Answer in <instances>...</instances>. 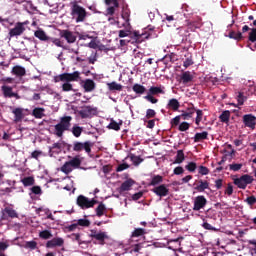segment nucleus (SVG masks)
<instances>
[{
	"mask_svg": "<svg viewBox=\"0 0 256 256\" xmlns=\"http://www.w3.org/2000/svg\"><path fill=\"white\" fill-rule=\"evenodd\" d=\"M71 121H73L71 116L61 117L60 122L54 126V135L56 137H63V133L71 129Z\"/></svg>",
	"mask_w": 256,
	"mask_h": 256,
	"instance_id": "nucleus-1",
	"label": "nucleus"
},
{
	"mask_svg": "<svg viewBox=\"0 0 256 256\" xmlns=\"http://www.w3.org/2000/svg\"><path fill=\"white\" fill-rule=\"evenodd\" d=\"M71 16L72 19H75L76 23H83L87 19V10L75 2L71 8Z\"/></svg>",
	"mask_w": 256,
	"mask_h": 256,
	"instance_id": "nucleus-2",
	"label": "nucleus"
},
{
	"mask_svg": "<svg viewBox=\"0 0 256 256\" xmlns=\"http://www.w3.org/2000/svg\"><path fill=\"white\" fill-rule=\"evenodd\" d=\"M81 79V72L79 71H74L72 73H62L60 75H57L54 77V83H59V82H75L79 81Z\"/></svg>",
	"mask_w": 256,
	"mask_h": 256,
	"instance_id": "nucleus-3",
	"label": "nucleus"
},
{
	"mask_svg": "<svg viewBox=\"0 0 256 256\" xmlns=\"http://www.w3.org/2000/svg\"><path fill=\"white\" fill-rule=\"evenodd\" d=\"M251 183H253V176L249 174H244L240 178L234 179V185L238 189H247V185H251Z\"/></svg>",
	"mask_w": 256,
	"mask_h": 256,
	"instance_id": "nucleus-4",
	"label": "nucleus"
},
{
	"mask_svg": "<svg viewBox=\"0 0 256 256\" xmlns=\"http://www.w3.org/2000/svg\"><path fill=\"white\" fill-rule=\"evenodd\" d=\"M94 143L91 141L79 142L75 141L73 143V151L76 153H81V151H85L86 153H91V147H93Z\"/></svg>",
	"mask_w": 256,
	"mask_h": 256,
	"instance_id": "nucleus-5",
	"label": "nucleus"
},
{
	"mask_svg": "<svg viewBox=\"0 0 256 256\" xmlns=\"http://www.w3.org/2000/svg\"><path fill=\"white\" fill-rule=\"evenodd\" d=\"M96 203V200H89V198L83 195H79L77 198V205L81 207V209H90V207H95Z\"/></svg>",
	"mask_w": 256,
	"mask_h": 256,
	"instance_id": "nucleus-6",
	"label": "nucleus"
},
{
	"mask_svg": "<svg viewBox=\"0 0 256 256\" xmlns=\"http://www.w3.org/2000/svg\"><path fill=\"white\" fill-rule=\"evenodd\" d=\"M25 25H27V22H17L14 28L10 29L9 31L10 37H19L23 33H25V31L27 30L25 28Z\"/></svg>",
	"mask_w": 256,
	"mask_h": 256,
	"instance_id": "nucleus-7",
	"label": "nucleus"
},
{
	"mask_svg": "<svg viewBox=\"0 0 256 256\" xmlns=\"http://www.w3.org/2000/svg\"><path fill=\"white\" fill-rule=\"evenodd\" d=\"M242 123L245 127H248V129H251V131H255L256 127V117L253 114H245L242 117Z\"/></svg>",
	"mask_w": 256,
	"mask_h": 256,
	"instance_id": "nucleus-8",
	"label": "nucleus"
},
{
	"mask_svg": "<svg viewBox=\"0 0 256 256\" xmlns=\"http://www.w3.org/2000/svg\"><path fill=\"white\" fill-rule=\"evenodd\" d=\"M207 205V198L205 196L200 195L194 199L193 211H201V209H205Z\"/></svg>",
	"mask_w": 256,
	"mask_h": 256,
	"instance_id": "nucleus-9",
	"label": "nucleus"
},
{
	"mask_svg": "<svg viewBox=\"0 0 256 256\" xmlns=\"http://www.w3.org/2000/svg\"><path fill=\"white\" fill-rule=\"evenodd\" d=\"M95 108L91 106H83L82 109L78 112L81 119H91L95 114Z\"/></svg>",
	"mask_w": 256,
	"mask_h": 256,
	"instance_id": "nucleus-10",
	"label": "nucleus"
},
{
	"mask_svg": "<svg viewBox=\"0 0 256 256\" xmlns=\"http://www.w3.org/2000/svg\"><path fill=\"white\" fill-rule=\"evenodd\" d=\"M133 36L135 39V43L141 44V43H143V41H147V39H149V37H151V33L147 32V31L142 32V33H140L139 31H134Z\"/></svg>",
	"mask_w": 256,
	"mask_h": 256,
	"instance_id": "nucleus-11",
	"label": "nucleus"
},
{
	"mask_svg": "<svg viewBox=\"0 0 256 256\" xmlns=\"http://www.w3.org/2000/svg\"><path fill=\"white\" fill-rule=\"evenodd\" d=\"M60 37H62V39H65L69 44L75 43V41H77V36H75V33L70 30H62L60 32Z\"/></svg>",
	"mask_w": 256,
	"mask_h": 256,
	"instance_id": "nucleus-12",
	"label": "nucleus"
},
{
	"mask_svg": "<svg viewBox=\"0 0 256 256\" xmlns=\"http://www.w3.org/2000/svg\"><path fill=\"white\" fill-rule=\"evenodd\" d=\"M152 191L157 195V197H167L169 195V188L165 184H161L152 189Z\"/></svg>",
	"mask_w": 256,
	"mask_h": 256,
	"instance_id": "nucleus-13",
	"label": "nucleus"
},
{
	"mask_svg": "<svg viewBox=\"0 0 256 256\" xmlns=\"http://www.w3.org/2000/svg\"><path fill=\"white\" fill-rule=\"evenodd\" d=\"M1 91L3 93V96L8 99H11L13 97H15L16 99H19V94L13 92V87L11 86L3 85L1 86Z\"/></svg>",
	"mask_w": 256,
	"mask_h": 256,
	"instance_id": "nucleus-14",
	"label": "nucleus"
},
{
	"mask_svg": "<svg viewBox=\"0 0 256 256\" xmlns=\"http://www.w3.org/2000/svg\"><path fill=\"white\" fill-rule=\"evenodd\" d=\"M63 245H65V240L59 237L53 238L46 243L47 249H53L54 247H63Z\"/></svg>",
	"mask_w": 256,
	"mask_h": 256,
	"instance_id": "nucleus-15",
	"label": "nucleus"
},
{
	"mask_svg": "<svg viewBox=\"0 0 256 256\" xmlns=\"http://www.w3.org/2000/svg\"><path fill=\"white\" fill-rule=\"evenodd\" d=\"M195 115V105L190 104V107L187 108V111H182V114H180V119H183L184 121H189Z\"/></svg>",
	"mask_w": 256,
	"mask_h": 256,
	"instance_id": "nucleus-16",
	"label": "nucleus"
},
{
	"mask_svg": "<svg viewBox=\"0 0 256 256\" xmlns=\"http://www.w3.org/2000/svg\"><path fill=\"white\" fill-rule=\"evenodd\" d=\"M194 189L198 193H203L206 189H209V181L207 180H198L194 183Z\"/></svg>",
	"mask_w": 256,
	"mask_h": 256,
	"instance_id": "nucleus-17",
	"label": "nucleus"
},
{
	"mask_svg": "<svg viewBox=\"0 0 256 256\" xmlns=\"http://www.w3.org/2000/svg\"><path fill=\"white\" fill-rule=\"evenodd\" d=\"M135 185V180L129 178L125 180L119 187V193H125V191H131V187Z\"/></svg>",
	"mask_w": 256,
	"mask_h": 256,
	"instance_id": "nucleus-18",
	"label": "nucleus"
},
{
	"mask_svg": "<svg viewBox=\"0 0 256 256\" xmlns=\"http://www.w3.org/2000/svg\"><path fill=\"white\" fill-rule=\"evenodd\" d=\"M61 149H63V142H57L54 143L50 148H49V155L50 157H53V155H59L61 153Z\"/></svg>",
	"mask_w": 256,
	"mask_h": 256,
	"instance_id": "nucleus-19",
	"label": "nucleus"
},
{
	"mask_svg": "<svg viewBox=\"0 0 256 256\" xmlns=\"http://www.w3.org/2000/svg\"><path fill=\"white\" fill-rule=\"evenodd\" d=\"M148 95H165L164 86H152L148 90Z\"/></svg>",
	"mask_w": 256,
	"mask_h": 256,
	"instance_id": "nucleus-20",
	"label": "nucleus"
},
{
	"mask_svg": "<svg viewBox=\"0 0 256 256\" xmlns=\"http://www.w3.org/2000/svg\"><path fill=\"white\" fill-rule=\"evenodd\" d=\"M123 125V120H119V122L115 121V119H110V123L108 125V129H112L113 131H121V126Z\"/></svg>",
	"mask_w": 256,
	"mask_h": 256,
	"instance_id": "nucleus-21",
	"label": "nucleus"
},
{
	"mask_svg": "<svg viewBox=\"0 0 256 256\" xmlns=\"http://www.w3.org/2000/svg\"><path fill=\"white\" fill-rule=\"evenodd\" d=\"M180 81L183 85H187V83H191V81H193V75L189 71L183 72L180 76Z\"/></svg>",
	"mask_w": 256,
	"mask_h": 256,
	"instance_id": "nucleus-22",
	"label": "nucleus"
},
{
	"mask_svg": "<svg viewBox=\"0 0 256 256\" xmlns=\"http://www.w3.org/2000/svg\"><path fill=\"white\" fill-rule=\"evenodd\" d=\"M83 87L86 93H91V91H95V81L91 79H86Z\"/></svg>",
	"mask_w": 256,
	"mask_h": 256,
	"instance_id": "nucleus-23",
	"label": "nucleus"
},
{
	"mask_svg": "<svg viewBox=\"0 0 256 256\" xmlns=\"http://www.w3.org/2000/svg\"><path fill=\"white\" fill-rule=\"evenodd\" d=\"M179 107H181L179 100L172 98L168 101L167 109H172V111H179Z\"/></svg>",
	"mask_w": 256,
	"mask_h": 256,
	"instance_id": "nucleus-24",
	"label": "nucleus"
},
{
	"mask_svg": "<svg viewBox=\"0 0 256 256\" xmlns=\"http://www.w3.org/2000/svg\"><path fill=\"white\" fill-rule=\"evenodd\" d=\"M132 91H134L136 95H145V93L147 92V88H145V86L141 84L136 83L132 86Z\"/></svg>",
	"mask_w": 256,
	"mask_h": 256,
	"instance_id": "nucleus-25",
	"label": "nucleus"
},
{
	"mask_svg": "<svg viewBox=\"0 0 256 256\" xmlns=\"http://www.w3.org/2000/svg\"><path fill=\"white\" fill-rule=\"evenodd\" d=\"M13 75H16L17 77H24V75L27 74V71L23 66H14L12 68Z\"/></svg>",
	"mask_w": 256,
	"mask_h": 256,
	"instance_id": "nucleus-26",
	"label": "nucleus"
},
{
	"mask_svg": "<svg viewBox=\"0 0 256 256\" xmlns=\"http://www.w3.org/2000/svg\"><path fill=\"white\" fill-rule=\"evenodd\" d=\"M34 36L37 37V39H39L40 41H49V39H51V37L47 36L45 31L41 29L36 30L34 32Z\"/></svg>",
	"mask_w": 256,
	"mask_h": 256,
	"instance_id": "nucleus-27",
	"label": "nucleus"
},
{
	"mask_svg": "<svg viewBox=\"0 0 256 256\" xmlns=\"http://www.w3.org/2000/svg\"><path fill=\"white\" fill-rule=\"evenodd\" d=\"M67 163L72 169H79V167H81V159L79 156H75L70 161H67Z\"/></svg>",
	"mask_w": 256,
	"mask_h": 256,
	"instance_id": "nucleus-28",
	"label": "nucleus"
},
{
	"mask_svg": "<svg viewBox=\"0 0 256 256\" xmlns=\"http://www.w3.org/2000/svg\"><path fill=\"white\" fill-rule=\"evenodd\" d=\"M94 239L99 241V245H105V239H109V236H107V232H99L98 234L94 235Z\"/></svg>",
	"mask_w": 256,
	"mask_h": 256,
	"instance_id": "nucleus-29",
	"label": "nucleus"
},
{
	"mask_svg": "<svg viewBox=\"0 0 256 256\" xmlns=\"http://www.w3.org/2000/svg\"><path fill=\"white\" fill-rule=\"evenodd\" d=\"M14 114V121L15 123H19L20 121H23V109L16 108L12 111Z\"/></svg>",
	"mask_w": 256,
	"mask_h": 256,
	"instance_id": "nucleus-30",
	"label": "nucleus"
},
{
	"mask_svg": "<svg viewBox=\"0 0 256 256\" xmlns=\"http://www.w3.org/2000/svg\"><path fill=\"white\" fill-rule=\"evenodd\" d=\"M209 137V132L204 131L202 133H196L194 136V143H201V141H205Z\"/></svg>",
	"mask_w": 256,
	"mask_h": 256,
	"instance_id": "nucleus-31",
	"label": "nucleus"
},
{
	"mask_svg": "<svg viewBox=\"0 0 256 256\" xmlns=\"http://www.w3.org/2000/svg\"><path fill=\"white\" fill-rule=\"evenodd\" d=\"M21 183L24 187H32V185H35V178L33 176L24 177Z\"/></svg>",
	"mask_w": 256,
	"mask_h": 256,
	"instance_id": "nucleus-32",
	"label": "nucleus"
},
{
	"mask_svg": "<svg viewBox=\"0 0 256 256\" xmlns=\"http://www.w3.org/2000/svg\"><path fill=\"white\" fill-rule=\"evenodd\" d=\"M44 113V108H34L32 111V115L35 117V119H43V117H45Z\"/></svg>",
	"mask_w": 256,
	"mask_h": 256,
	"instance_id": "nucleus-33",
	"label": "nucleus"
},
{
	"mask_svg": "<svg viewBox=\"0 0 256 256\" xmlns=\"http://www.w3.org/2000/svg\"><path fill=\"white\" fill-rule=\"evenodd\" d=\"M221 123H229V119H231V111L225 110L219 116Z\"/></svg>",
	"mask_w": 256,
	"mask_h": 256,
	"instance_id": "nucleus-34",
	"label": "nucleus"
},
{
	"mask_svg": "<svg viewBox=\"0 0 256 256\" xmlns=\"http://www.w3.org/2000/svg\"><path fill=\"white\" fill-rule=\"evenodd\" d=\"M109 91H123V85L118 84L117 82L107 83Z\"/></svg>",
	"mask_w": 256,
	"mask_h": 256,
	"instance_id": "nucleus-35",
	"label": "nucleus"
},
{
	"mask_svg": "<svg viewBox=\"0 0 256 256\" xmlns=\"http://www.w3.org/2000/svg\"><path fill=\"white\" fill-rule=\"evenodd\" d=\"M122 19H124L125 23H129V18L131 17V10L129 9V7L124 6L122 8Z\"/></svg>",
	"mask_w": 256,
	"mask_h": 256,
	"instance_id": "nucleus-36",
	"label": "nucleus"
},
{
	"mask_svg": "<svg viewBox=\"0 0 256 256\" xmlns=\"http://www.w3.org/2000/svg\"><path fill=\"white\" fill-rule=\"evenodd\" d=\"M4 213H6V215H8L10 219H17V217H19V214L17 213V211H15V209L11 207H6L4 209Z\"/></svg>",
	"mask_w": 256,
	"mask_h": 256,
	"instance_id": "nucleus-37",
	"label": "nucleus"
},
{
	"mask_svg": "<svg viewBox=\"0 0 256 256\" xmlns=\"http://www.w3.org/2000/svg\"><path fill=\"white\" fill-rule=\"evenodd\" d=\"M183 161H185V153L183 152V150H178L174 163L181 165Z\"/></svg>",
	"mask_w": 256,
	"mask_h": 256,
	"instance_id": "nucleus-38",
	"label": "nucleus"
},
{
	"mask_svg": "<svg viewBox=\"0 0 256 256\" xmlns=\"http://www.w3.org/2000/svg\"><path fill=\"white\" fill-rule=\"evenodd\" d=\"M163 181V176L161 175H154L152 176L151 182L149 183L150 186L156 187V185H160Z\"/></svg>",
	"mask_w": 256,
	"mask_h": 256,
	"instance_id": "nucleus-39",
	"label": "nucleus"
},
{
	"mask_svg": "<svg viewBox=\"0 0 256 256\" xmlns=\"http://www.w3.org/2000/svg\"><path fill=\"white\" fill-rule=\"evenodd\" d=\"M130 161H132V163H133V165H135V167H139V165H141V163H143L144 159L141 158L140 156H136L135 154H131Z\"/></svg>",
	"mask_w": 256,
	"mask_h": 256,
	"instance_id": "nucleus-40",
	"label": "nucleus"
},
{
	"mask_svg": "<svg viewBox=\"0 0 256 256\" xmlns=\"http://www.w3.org/2000/svg\"><path fill=\"white\" fill-rule=\"evenodd\" d=\"M228 37L229 39H234L235 41H241V39H243V34L241 32L230 31Z\"/></svg>",
	"mask_w": 256,
	"mask_h": 256,
	"instance_id": "nucleus-41",
	"label": "nucleus"
},
{
	"mask_svg": "<svg viewBox=\"0 0 256 256\" xmlns=\"http://www.w3.org/2000/svg\"><path fill=\"white\" fill-rule=\"evenodd\" d=\"M71 131H72V134L74 135V137L79 138V137H81V134L83 133V127L78 126V125H74L72 127Z\"/></svg>",
	"mask_w": 256,
	"mask_h": 256,
	"instance_id": "nucleus-42",
	"label": "nucleus"
},
{
	"mask_svg": "<svg viewBox=\"0 0 256 256\" xmlns=\"http://www.w3.org/2000/svg\"><path fill=\"white\" fill-rule=\"evenodd\" d=\"M107 210V207H105V204L100 203L98 207L96 208V215L97 217H103L105 215V211Z\"/></svg>",
	"mask_w": 256,
	"mask_h": 256,
	"instance_id": "nucleus-43",
	"label": "nucleus"
},
{
	"mask_svg": "<svg viewBox=\"0 0 256 256\" xmlns=\"http://www.w3.org/2000/svg\"><path fill=\"white\" fill-rule=\"evenodd\" d=\"M147 232L143 228H136L131 234V237H143Z\"/></svg>",
	"mask_w": 256,
	"mask_h": 256,
	"instance_id": "nucleus-44",
	"label": "nucleus"
},
{
	"mask_svg": "<svg viewBox=\"0 0 256 256\" xmlns=\"http://www.w3.org/2000/svg\"><path fill=\"white\" fill-rule=\"evenodd\" d=\"M39 237L40 239L47 240V239H51L53 237V234L49 230H43L39 232Z\"/></svg>",
	"mask_w": 256,
	"mask_h": 256,
	"instance_id": "nucleus-45",
	"label": "nucleus"
},
{
	"mask_svg": "<svg viewBox=\"0 0 256 256\" xmlns=\"http://www.w3.org/2000/svg\"><path fill=\"white\" fill-rule=\"evenodd\" d=\"M76 225H78V227H89L91 225V221L82 218L76 221Z\"/></svg>",
	"mask_w": 256,
	"mask_h": 256,
	"instance_id": "nucleus-46",
	"label": "nucleus"
},
{
	"mask_svg": "<svg viewBox=\"0 0 256 256\" xmlns=\"http://www.w3.org/2000/svg\"><path fill=\"white\" fill-rule=\"evenodd\" d=\"M60 171L65 173V175H69V173L73 171V168L69 165L68 162H65L64 165L60 168Z\"/></svg>",
	"mask_w": 256,
	"mask_h": 256,
	"instance_id": "nucleus-47",
	"label": "nucleus"
},
{
	"mask_svg": "<svg viewBox=\"0 0 256 256\" xmlns=\"http://www.w3.org/2000/svg\"><path fill=\"white\" fill-rule=\"evenodd\" d=\"M236 99L238 105H243L245 101H247V97L245 96V94H243V92H238V94L236 95Z\"/></svg>",
	"mask_w": 256,
	"mask_h": 256,
	"instance_id": "nucleus-48",
	"label": "nucleus"
},
{
	"mask_svg": "<svg viewBox=\"0 0 256 256\" xmlns=\"http://www.w3.org/2000/svg\"><path fill=\"white\" fill-rule=\"evenodd\" d=\"M195 112L197 114L196 119H195V123L197 125H200L201 121H203V110H199L195 108Z\"/></svg>",
	"mask_w": 256,
	"mask_h": 256,
	"instance_id": "nucleus-49",
	"label": "nucleus"
},
{
	"mask_svg": "<svg viewBox=\"0 0 256 256\" xmlns=\"http://www.w3.org/2000/svg\"><path fill=\"white\" fill-rule=\"evenodd\" d=\"M245 203L249 205V207H253L256 204V197L254 195L248 196L245 200Z\"/></svg>",
	"mask_w": 256,
	"mask_h": 256,
	"instance_id": "nucleus-50",
	"label": "nucleus"
},
{
	"mask_svg": "<svg viewBox=\"0 0 256 256\" xmlns=\"http://www.w3.org/2000/svg\"><path fill=\"white\" fill-rule=\"evenodd\" d=\"M189 127H191V124H189V122H182L178 126V131H189Z\"/></svg>",
	"mask_w": 256,
	"mask_h": 256,
	"instance_id": "nucleus-51",
	"label": "nucleus"
},
{
	"mask_svg": "<svg viewBox=\"0 0 256 256\" xmlns=\"http://www.w3.org/2000/svg\"><path fill=\"white\" fill-rule=\"evenodd\" d=\"M156 115H157V112H155L154 109L149 108L146 110V115H145L146 119H153L154 117H156Z\"/></svg>",
	"mask_w": 256,
	"mask_h": 256,
	"instance_id": "nucleus-52",
	"label": "nucleus"
},
{
	"mask_svg": "<svg viewBox=\"0 0 256 256\" xmlns=\"http://www.w3.org/2000/svg\"><path fill=\"white\" fill-rule=\"evenodd\" d=\"M144 99L152 104L159 103V99L155 98L153 94H147Z\"/></svg>",
	"mask_w": 256,
	"mask_h": 256,
	"instance_id": "nucleus-53",
	"label": "nucleus"
},
{
	"mask_svg": "<svg viewBox=\"0 0 256 256\" xmlns=\"http://www.w3.org/2000/svg\"><path fill=\"white\" fill-rule=\"evenodd\" d=\"M62 91L69 92V91H75V90L73 89V84L69 82H65L64 84H62Z\"/></svg>",
	"mask_w": 256,
	"mask_h": 256,
	"instance_id": "nucleus-54",
	"label": "nucleus"
},
{
	"mask_svg": "<svg viewBox=\"0 0 256 256\" xmlns=\"http://www.w3.org/2000/svg\"><path fill=\"white\" fill-rule=\"evenodd\" d=\"M185 169L187 171H190V173H193L197 169V163L195 162H189L186 166Z\"/></svg>",
	"mask_w": 256,
	"mask_h": 256,
	"instance_id": "nucleus-55",
	"label": "nucleus"
},
{
	"mask_svg": "<svg viewBox=\"0 0 256 256\" xmlns=\"http://www.w3.org/2000/svg\"><path fill=\"white\" fill-rule=\"evenodd\" d=\"M180 123H181V116H180V115L174 117V118L170 121L171 127H177V126H179Z\"/></svg>",
	"mask_w": 256,
	"mask_h": 256,
	"instance_id": "nucleus-56",
	"label": "nucleus"
},
{
	"mask_svg": "<svg viewBox=\"0 0 256 256\" xmlns=\"http://www.w3.org/2000/svg\"><path fill=\"white\" fill-rule=\"evenodd\" d=\"M25 247H26V249H32V251H33V250L37 249V242L33 241V240L27 241Z\"/></svg>",
	"mask_w": 256,
	"mask_h": 256,
	"instance_id": "nucleus-57",
	"label": "nucleus"
},
{
	"mask_svg": "<svg viewBox=\"0 0 256 256\" xmlns=\"http://www.w3.org/2000/svg\"><path fill=\"white\" fill-rule=\"evenodd\" d=\"M248 39H249V41H251V43H255V41H256V28L251 29V32L249 33Z\"/></svg>",
	"mask_w": 256,
	"mask_h": 256,
	"instance_id": "nucleus-58",
	"label": "nucleus"
},
{
	"mask_svg": "<svg viewBox=\"0 0 256 256\" xmlns=\"http://www.w3.org/2000/svg\"><path fill=\"white\" fill-rule=\"evenodd\" d=\"M198 173L200 175H209V168H207L206 166H199Z\"/></svg>",
	"mask_w": 256,
	"mask_h": 256,
	"instance_id": "nucleus-59",
	"label": "nucleus"
},
{
	"mask_svg": "<svg viewBox=\"0 0 256 256\" xmlns=\"http://www.w3.org/2000/svg\"><path fill=\"white\" fill-rule=\"evenodd\" d=\"M13 187H6V188H2L0 187V195H7V193H13Z\"/></svg>",
	"mask_w": 256,
	"mask_h": 256,
	"instance_id": "nucleus-60",
	"label": "nucleus"
},
{
	"mask_svg": "<svg viewBox=\"0 0 256 256\" xmlns=\"http://www.w3.org/2000/svg\"><path fill=\"white\" fill-rule=\"evenodd\" d=\"M243 167V164H230L229 169L230 171H240V169Z\"/></svg>",
	"mask_w": 256,
	"mask_h": 256,
	"instance_id": "nucleus-61",
	"label": "nucleus"
},
{
	"mask_svg": "<svg viewBox=\"0 0 256 256\" xmlns=\"http://www.w3.org/2000/svg\"><path fill=\"white\" fill-rule=\"evenodd\" d=\"M31 193H33L34 195H41V193H43V191L41 190L40 186H33L30 189Z\"/></svg>",
	"mask_w": 256,
	"mask_h": 256,
	"instance_id": "nucleus-62",
	"label": "nucleus"
},
{
	"mask_svg": "<svg viewBox=\"0 0 256 256\" xmlns=\"http://www.w3.org/2000/svg\"><path fill=\"white\" fill-rule=\"evenodd\" d=\"M203 229H206L207 231H217L215 227H213L209 222H204L202 224Z\"/></svg>",
	"mask_w": 256,
	"mask_h": 256,
	"instance_id": "nucleus-63",
	"label": "nucleus"
},
{
	"mask_svg": "<svg viewBox=\"0 0 256 256\" xmlns=\"http://www.w3.org/2000/svg\"><path fill=\"white\" fill-rule=\"evenodd\" d=\"M125 169H129V164L122 163V164L118 165V167L116 168V171H117V173H121V171H125Z\"/></svg>",
	"mask_w": 256,
	"mask_h": 256,
	"instance_id": "nucleus-64",
	"label": "nucleus"
}]
</instances>
